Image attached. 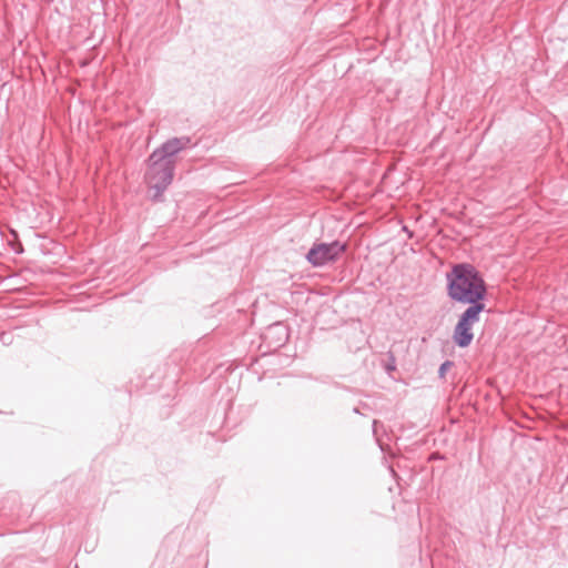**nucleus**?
I'll return each mask as SVG.
<instances>
[{"label": "nucleus", "instance_id": "1", "mask_svg": "<svg viewBox=\"0 0 568 568\" xmlns=\"http://www.w3.org/2000/svg\"><path fill=\"white\" fill-rule=\"evenodd\" d=\"M190 143L187 138H174L156 149L149 159L145 174L148 197L156 200L168 189L173 179L176 154Z\"/></svg>", "mask_w": 568, "mask_h": 568}, {"label": "nucleus", "instance_id": "2", "mask_svg": "<svg viewBox=\"0 0 568 568\" xmlns=\"http://www.w3.org/2000/svg\"><path fill=\"white\" fill-rule=\"evenodd\" d=\"M448 294L458 302L479 304L485 295V285L477 271L468 264L456 265L447 275Z\"/></svg>", "mask_w": 568, "mask_h": 568}, {"label": "nucleus", "instance_id": "3", "mask_svg": "<svg viewBox=\"0 0 568 568\" xmlns=\"http://www.w3.org/2000/svg\"><path fill=\"white\" fill-rule=\"evenodd\" d=\"M484 310V304L469 306L460 316L454 332V341L460 347L468 346L473 341V325L479 321V314Z\"/></svg>", "mask_w": 568, "mask_h": 568}, {"label": "nucleus", "instance_id": "4", "mask_svg": "<svg viewBox=\"0 0 568 568\" xmlns=\"http://www.w3.org/2000/svg\"><path fill=\"white\" fill-rule=\"evenodd\" d=\"M345 251V245L339 242H332L329 244L320 243L315 244L306 257L314 266H322L331 261H334Z\"/></svg>", "mask_w": 568, "mask_h": 568}, {"label": "nucleus", "instance_id": "5", "mask_svg": "<svg viewBox=\"0 0 568 568\" xmlns=\"http://www.w3.org/2000/svg\"><path fill=\"white\" fill-rule=\"evenodd\" d=\"M450 366V363L449 362H445L442 366H440V374L443 375L444 372Z\"/></svg>", "mask_w": 568, "mask_h": 568}]
</instances>
